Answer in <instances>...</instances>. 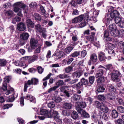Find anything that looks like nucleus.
Instances as JSON below:
<instances>
[{"mask_svg": "<svg viewBox=\"0 0 124 124\" xmlns=\"http://www.w3.org/2000/svg\"><path fill=\"white\" fill-rule=\"evenodd\" d=\"M89 16L88 13H85L84 14L81 15L75 18L72 21L73 23H76L78 22H80L82 21L84 18L86 20H88Z\"/></svg>", "mask_w": 124, "mask_h": 124, "instance_id": "1", "label": "nucleus"}, {"mask_svg": "<svg viewBox=\"0 0 124 124\" xmlns=\"http://www.w3.org/2000/svg\"><path fill=\"white\" fill-rule=\"evenodd\" d=\"M114 72L111 74V78L113 81L117 82L119 81V77H121L122 75L119 71L118 70H113Z\"/></svg>", "mask_w": 124, "mask_h": 124, "instance_id": "2", "label": "nucleus"}, {"mask_svg": "<svg viewBox=\"0 0 124 124\" xmlns=\"http://www.w3.org/2000/svg\"><path fill=\"white\" fill-rule=\"evenodd\" d=\"M38 58V55H33L32 56H29L23 57L22 58V59L27 60L29 63H30L37 59Z\"/></svg>", "mask_w": 124, "mask_h": 124, "instance_id": "3", "label": "nucleus"}, {"mask_svg": "<svg viewBox=\"0 0 124 124\" xmlns=\"http://www.w3.org/2000/svg\"><path fill=\"white\" fill-rule=\"evenodd\" d=\"M98 61L97 56L96 54L95 53L92 54L90 57V60L88 62L89 65H91L92 62L95 63L96 62Z\"/></svg>", "mask_w": 124, "mask_h": 124, "instance_id": "4", "label": "nucleus"}, {"mask_svg": "<svg viewBox=\"0 0 124 124\" xmlns=\"http://www.w3.org/2000/svg\"><path fill=\"white\" fill-rule=\"evenodd\" d=\"M112 21L110 18L109 15L107 14L105 16V18L103 20V22H105V24L106 26L108 25Z\"/></svg>", "mask_w": 124, "mask_h": 124, "instance_id": "5", "label": "nucleus"}, {"mask_svg": "<svg viewBox=\"0 0 124 124\" xmlns=\"http://www.w3.org/2000/svg\"><path fill=\"white\" fill-rule=\"evenodd\" d=\"M38 80L35 78H32L31 80H29L28 81V84L29 85H37L38 82Z\"/></svg>", "mask_w": 124, "mask_h": 124, "instance_id": "6", "label": "nucleus"}, {"mask_svg": "<svg viewBox=\"0 0 124 124\" xmlns=\"http://www.w3.org/2000/svg\"><path fill=\"white\" fill-rule=\"evenodd\" d=\"M74 48L73 45H71L70 46H68L64 50L65 54H69L73 50Z\"/></svg>", "mask_w": 124, "mask_h": 124, "instance_id": "7", "label": "nucleus"}, {"mask_svg": "<svg viewBox=\"0 0 124 124\" xmlns=\"http://www.w3.org/2000/svg\"><path fill=\"white\" fill-rule=\"evenodd\" d=\"M48 117H54L57 115H59V114L56 111L53 110H51L49 112Z\"/></svg>", "mask_w": 124, "mask_h": 124, "instance_id": "8", "label": "nucleus"}, {"mask_svg": "<svg viewBox=\"0 0 124 124\" xmlns=\"http://www.w3.org/2000/svg\"><path fill=\"white\" fill-rule=\"evenodd\" d=\"M14 7H20L21 8H23V9L26 7L25 5L22 3V2H18L15 3L13 5Z\"/></svg>", "mask_w": 124, "mask_h": 124, "instance_id": "9", "label": "nucleus"}, {"mask_svg": "<svg viewBox=\"0 0 124 124\" xmlns=\"http://www.w3.org/2000/svg\"><path fill=\"white\" fill-rule=\"evenodd\" d=\"M38 41L34 39L31 38V39L30 43L32 48H34V47L37 46Z\"/></svg>", "mask_w": 124, "mask_h": 124, "instance_id": "10", "label": "nucleus"}, {"mask_svg": "<svg viewBox=\"0 0 124 124\" xmlns=\"http://www.w3.org/2000/svg\"><path fill=\"white\" fill-rule=\"evenodd\" d=\"M95 33L94 32H92L91 35L88 36H85L86 39L89 41L91 42H93L94 40V37Z\"/></svg>", "mask_w": 124, "mask_h": 124, "instance_id": "11", "label": "nucleus"}, {"mask_svg": "<svg viewBox=\"0 0 124 124\" xmlns=\"http://www.w3.org/2000/svg\"><path fill=\"white\" fill-rule=\"evenodd\" d=\"M29 36V35L28 33L25 32L20 35V38L22 40H26L28 39Z\"/></svg>", "mask_w": 124, "mask_h": 124, "instance_id": "12", "label": "nucleus"}, {"mask_svg": "<svg viewBox=\"0 0 124 124\" xmlns=\"http://www.w3.org/2000/svg\"><path fill=\"white\" fill-rule=\"evenodd\" d=\"M15 65L18 66H20L24 69L27 66V65L24 62L22 61H17L15 62Z\"/></svg>", "mask_w": 124, "mask_h": 124, "instance_id": "13", "label": "nucleus"}, {"mask_svg": "<svg viewBox=\"0 0 124 124\" xmlns=\"http://www.w3.org/2000/svg\"><path fill=\"white\" fill-rule=\"evenodd\" d=\"M99 58L100 61H102L106 59L105 54L102 52H100L98 53Z\"/></svg>", "mask_w": 124, "mask_h": 124, "instance_id": "14", "label": "nucleus"}, {"mask_svg": "<svg viewBox=\"0 0 124 124\" xmlns=\"http://www.w3.org/2000/svg\"><path fill=\"white\" fill-rule=\"evenodd\" d=\"M26 28L25 26L23 23H20L17 25V29L20 31H23Z\"/></svg>", "mask_w": 124, "mask_h": 124, "instance_id": "15", "label": "nucleus"}, {"mask_svg": "<svg viewBox=\"0 0 124 124\" xmlns=\"http://www.w3.org/2000/svg\"><path fill=\"white\" fill-rule=\"evenodd\" d=\"M82 74L83 73L82 72H76L72 73V76L74 78L77 79L79 78Z\"/></svg>", "mask_w": 124, "mask_h": 124, "instance_id": "16", "label": "nucleus"}, {"mask_svg": "<svg viewBox=\"0 0 124 124\" xmlns=\"http://www.w3.org/2000/svg\"><path fill=\"white\" fill-rule=\"evenodd\" d=\"M26 23L27 26L29 27L33 28L34 27V23L30 19L28 18L26 19Z\"/></svg>", "mask_w": 124, "mask_h": 124, "instance_id": "17", "label": "nucleus"}, {"mask_svg": "<svg viewBox=\"0 0 124 124\" xmlns=\"http://www.w3.org/2000/svg\"><path fill=\"white\" fill-rule=\"evenodd\" d=\"M105 102H103L102 103V105L100 109L103 112L105 113H107L108 111V109L107 107L106 104H104V103Z\"/></svg>", "mask_w": 124, "mask_h": 124, "instance_id": "18", "label": "nucleus"}, {"mask_svg": "<svg viewBox=\"0 0 124 124\" xmlns=\"http://www.w3.org/2000/svg\"><path fill=\"white\" fill-rule=\"evenodd\" d=\"M119 15V13L116 10L113 11L111 13L110 15V16L111 18H115L117 16H118Z\"/></svg>", "mask_w": 124, "mask_h": 124, "instance_id": "19", "label": "nucleus"}, {"mask_svg": "<svg viewBox=\"0 0 124 124\" xmlns=\"http://www.w3.org/2000/svg\"><path fill=\"white\" fill-rule=\"evenodd\" d=\"M75 87L77 89H80L82 91L83 89V85L80 82L74 85Z\"/></svg>", "mask_w": 124, "mask_h": 124, "instance_id": "20", "label": "nucleus"}, {"mask_svg": "<svg viewBox=\"0 0 124 124\" xmlns=\"http://www.w3.org/2000/svg\"><path fill=\"white\" fill-rule=\"evenodd\" d=\"M81 97V96L77 94H74L71 97L72 100L74 101H79Z\"/></svg>", "mask_w": 124, "mask_h": 124, "instance_id": "21", "label": "nucleus"}, {"mask_svg": "<svg viewBox=\"0 0 124 124\" xmlns=\"http://www.w3.org/2000/svg\"><path fill=\"white\" fill-rule=\"evenodd\" d=\"M35 28L36 31L38 33H40L45 29L42 28L40 25L38 24L35 26Z\"/></svg>", "mask_w": 124, "mask_h": 124, "instance_id": "22", "label": "nucleus"}, {"mask_svg": "<svg viewBox=\"0 0 124 124\" xmlns=\"http://www.w3.org/2000/svg\"><path fill=\"white\" fill-rule=\"evenodd\" d=\"M63 108L65 109H70L72 107V104L70 103L65 102L63 105Z\"/></svg>", "mask_w": 124, "mask_h": 124, "instance_id": "23", "label": "nucleus"}, {"mask_svg": "<svg viewBox=\"0 0 124 124\" xmlns=\"http://www.w3.org/2000/svg\"><path fill=\"white\" fill-rule=\"evenodd\" d=\"M49 112L46 109H42L40 110V114L41 115L46 116L47 117H48Z\"/></svg>", "mask_w": 124, "mask_h": 124, "instance_id": "24", "label": "nucleus"}, {"mask_svg": "<svg viewBox=\"0 0 124 124\" xmlns=\"http://www.w3.org/2000/svg\"><path fill=\"white\" fill-rule=\"evenodd\" d=\"M24 98L27 100H29L31 102H32L34 99V98L31 95L27 94L24 97Z\"/></svg>", "mask_w": 124, "mask_h": 124, "instance_id": "25", "label": "nucleus"}, {"mask_svg": "<svg viewBox=\"0 0 124 124\" xmlns=\"http://www.w3.org/2000/svg\"><path fill=\"white\" fill-rule=\"evenodd\" d=\"M104 72V70H103L100 69L99 70L97 71V73L96 74V78H98L101 77L103 74Z\"/></svg>", "mask_w": 124, "mask_h": 124, "instance_id": "26", "label": "nucleus"}, {"mask_svg": "<svg viewBox=\"0 0 124 124\" xmlns=\"http://www.w3.org/2000/svg\"><path fill=\"white\" fill-rule=\"evenodd\" d=\"M51 75L52 74L51 73H49L46 77L43 79V80L45 81L43 83V85L45 87H46L47 85V81L46 80L49 79Z\"/></svg>", "mask_w": 124, "mask_h": 124, "instance_id": "27", "label": "nucleus"}, {"mask_svg": "<svg viewBox=\"0 0 124 124\" xmlns=\"http://www.w3.org/2000/svg\"><path fill=\"white\" fill-rule=\"evenodd\" d=\"M107 96L110 100H113L115 98V94L113 93L110 92L107 94Z\"/></svg>", "mask_w": 124, "mask_h": 124, "instance_id": "28", "label": "nucleus"}, {"mask_svg": "<svg viewBox=\"0 0 124 124\" xmlns=\"http://www.w3.org/2000/svg\"><path fill=\"white\" fill-rule=\"evenodd\" d=\"M111 115L113 118H116L118 116V112L116 110H114L112 112Z\"/></svg>", "mask_w": 124, "mask_h": 124, "instance_id": "29", "label": "nucleus"}, {"mask_svg": "<svg viewBox=\"0 0 124 124\" xmlns=\"http://www.w3.org/2000/svg\"><path fill=\"white\" fill-rule=\"evenodd\" d=\"M105 66L106 67V68L103 67H102L106 70L108 69L111 71H113V70H114L113 69V67L112 64H108L106 65Z\"/></svg>", "mask_w": 124, "mask_h": 124, "instance_id": "30", "label": "nucleus"}, {"mask_svg": "<svg viewBox=\"0 0 124 124\" xmlns=\"http://www.w3.org/2000/svg\"><path fill=\"white\" fill-rule=\"evenodd\" d=\"M109 29L110 31L114 30H116V26L115 23L110 24L109 26Z\"/></svg>", "mask_w": 124, "mask_h": 124, "instance_id": "31", "label": "nucleus"}, {"mask_svg": "<svg viewBox=\"0 0 124 124\" xmlns=\"http://www.w3.org/2000/svg\"><path fill=\"white\" fill-rule=\"evenodd\" d=\"M99 10L95 11L93 12V15L92 16L93 20L94 21L96 20V18L99 14Z\"/></svg>", "mask_w": 124, "mask_h": 124, "instance_id": "32", "label": "nucleus"}, {"mask_svg": "<svg viewBox=\"0 0 124 124\" xmlns=\"http://www.w3.org/2000/svg\"><path fill=\"white\" fill-rule=\"evenodd\" d=\"M108 91L110 92H113L115 93L116 92V88L111 85H108Z\"/></svg>", "mask_w": 124, "mask_h": 124, "instance_id": "33", "label": "nucleus"}, {"mask_svg": "<svg viewBox=\"0 0 124 124\" xmlns=\"http://www.w3.org/2000/svg\"><path fill=\"white\" fill-rule=\"evenodd\" d=\"M80 82L82 84L84 85H88V82L87 79H86L84 78H82L80 80Z\"/></svg>", "mask_w": 124, "mask_h": 124, "instance_id": "34", "label": "nucleus"}, {"mask_svg": "<svg viewBox=\"0 0 124 124\" xmlns=\"http://www.w3.org/2000/svg\"><path fill=\"white\" fill-rule=\"evenodd\" d=\"M72 118L74 119H77L78 117V113L75 111H73L71 113Z\"/></svg>", "mask_w": 124, "mask_h": 124, "instance_id": "35", "label": "nucleus"}, {"mask_svg": "<svg viewBox=\"0 0 124 124\" xmlns=\"http://www.w3.org/2000/svg\"><path fill=\"white\" fill-rule=\"evenodd\" d=\"M106 48L107 50L112 48L113 47V45L112 44L108 42L105 45Z\"/></svg>", "mask_w": 124, "mask_h": 124, "instance_id": "36", "label": "nucleus"}, {"mask_svg": "<svg viewBox=\"0 0 124 124\" xmlns=\"http://www.w3.org/2000/svg\"><path fill=\"white\" fill-rule=\"evenodd\" d=\"M94 105L96 108H100L102 105L99 102L97 101H96L94 103Z\"/></svg>", "mask_w": 124, "mask_h": 124, "instance_id": "37", "label": "nucleus"}, {"mask_svg": "<svg viewBox=\"0 0 124 124\" xmlns=\"http://www.w3.org/2000/svg\"><path fill=\"white\" fill-rule=\"evenodd\" d=\"M80 54L79 51H75L72 53L70 56L72 57H77Z\"/></svg>", "mask_w": 124, "mask_h": 124, "instance_id": "38", "label": "nucleus"}, {"mask_svg": "<svg viewBox=\"0 0 124 124\" xmlns=\"http://www.w3.org/2000/svg\"><path fill=\"white\" fill-rule=\"evenodd\" d=\"M117 30H114L111 31L110 32V34L111 35L114 36H118V32L117 31Z\"/></svg>", "mask_w": 124, "mask_h": 124, "instance_id": "39", "label": "nucleus"}, {"mask_svg": "<svg viewBox=\"0 0 124 124\" xmlns=\"http://www.w3.org/2000/svg\"><path fill=\"white\" fill-rule=\"evenodd\" d=\"M33 16L36 20L40 21L41 20L40 16L38 13H34L33 15Z\"/></svg>", "mask_w": 124, "mask_h": 124, "instance_id": "40", "label": "nucleus"}, {"mask_svg": "<svg viewBox=\"0 0 124 124\" xmlns=\"http://www.w3.org/2000/svg\"><path fill=\"white\" fill-rule=\"evenodd\" d=\"M7 63V61L4 59H0V66L4 67L5 66Z\"/></svg>", "mask_w": 124, "mask_h": 124, "instance_id": "41", "label": "nucleus"}, {"mask_svg": "<svg viewBox=\"0 0 124 124\" xmlns=\"http://www.w3.org/2000/svg\"><path fill=\"white\" fill-rule=\"evenodd\" d=\"M79 108H85L86 106V104L85 102H79L78 104Z\"/></svg>", "mask_w": 124, "mask_h": 124, "instance_id": "42", "label": "nucleus"}, {"mask_svg": "<svg viewBox=\"0 0 124 124\" xmlns=\"http://www.w3.org/2000/svg\"><path fill=\"white\" fill-rule=\"evenodd\" d=\"M117 110L118 112L120 113H124V107H123L120 106L118 107Z\"/></svg>", "mask_w": 124, "mask_h": 124, "instance_id": "43", "label": "nucleus"}, {"mask_svg": "<svg viewBox=\"0 0 124 124\" xmlns=\"http://www.w3.org/2000/svg\"><path fill=\"white\" fill-rule=\"evenodd\" d=\"M40 9L42 13V15H44L46 18L48 17V15L45 14L46 11L45 10L44 7L42 6H40Z\"/></svg>", "mask_w": 124, "mask_h": 124, "instance_id": "44", "label": "nucleus"}, {"mask_svg": "<svg viewBox=\"0 0 124 124\" xmlns=\"http://www.w3.org/2000/svg\"><path fill=\"white\" fill-rule=\"evenodd\" d=\"M21 19L20 18L16 17L12 19V22L13 23L15 24L17 22H19L21 21Z\"/></svg>", "mask_w": 124, "mask_h": 124, "instance_id": "45", "label": "nucleus"}, {"mask_svg": "<svg viewBox=\"0 0 124 124\" xmlns=\"http://www.w3.org/2000/svg\"><path fill=\"white\" fill-rule=\"evenodd\" d=\"M100 118H102L103 119L105 120H107L108 119V117L107 115L105 113H102L100 115Z\"/></svg>", "mask_w": 124, "mask_h": 124, "instance_id": "46", "label": "nucleus"}, {"mask_svg": "<svg viewBox=\"0 0 124 124\" xmlns=\"http://www.w3.org/2000/svg\"><path fill=\"white\" fill-rule=\"evenodd\" d=\"M53 99L57 103L60 102L62 100V99L61 97H54L53 98Z\"/></svg>", "mask_w": 124, "mask_h": 124, "instance_id": "47", "label": "nucleus"}, {"mask_svg": "<svg viewBox=\"0 0 124 124\" xmlns=\"http://www.w3.org/2000/svg\"><path fill=\"white\" fill-rule=\"evenodd\" d=\"M11 76H6L4 79V80L3 82H7L9 83V81L11 80Z\"/></svg>", "mask_w": 124, "mask_h": 124, "instance_id": "48", "label": "nucleus"}, {"mask_svg": "<svg viewBox=\"0 0 124 124\" xmlns=\"http://www.w3.org/2000/svg\"><path fill=\"white\" fill-rule=\"evenodd\" d=\"M5 15L11 17L13 14V11L11 10H9L6 11L5 12Z\"/></svg>", "mask_w": 124, "mask_h": 124, "instance_id": "49", "label": "nucleus"}, {"mask_svg": "<svg viewBox=\"0 0 124 124\" xmlns=\"http://www.w3.org/2000/svg\"><path fill=\"white\" fill-rule=\"evenodd\" d=\"M95 78L94 76H91L89 77V82L91 85H92L94 81Z\"/></svg>", "mask_w": 124, "mask_h": 124, "instance_id": "50", "label": "nucleus"}, {"mask_svg": "<svg viewBox=\"0 0 124 124\" xmlns=\"http://www.w3.org/2000/svg\"><path fill=\"white\" fill-rule=\"evenodd\" d=\"M118 32V36L122 37L124 36V30L123 29L117 31Z\"/></svg>", "mask_w": 124, "mask_h": 124, "instance_id": "51", "label": "nucleus"}, {"mask_svg": "<svg viewBox=\"0 0 124 124\" xmlns=\"http://www.w3.org/2000/svg\"><path fill=\"white\" fill-rule=\"evenodd\" d=\"M105 90V88L103 86H100L97 90V92L98 93L103 92Z\"/></svg>", "mask_w": 124, "mask_h": 124, "instance_id": "52", "label": "nucleus"}, {"mask_svg": "<svg viewBox=\"0 0 124 124\" xmlns=\"http://www.w3.org/2000/svg\"><path fill=\"white\" fill-rule=\"evenodd\" d=\"M64 83V82L63 80H58L57 82L56 83V86H58V87L59 86L62 85Z\"/></svg>", "mask_w": 124, "mask_h": 124, "instance_id": "53", "label": "nucleus"}, {"mask_svg": "<svg viewBox=\"0 0 124 124\" xmlns=\"http://www.w3.org/2000/svg\"><path fill=\"white\" fill-rule=\"evenodd\" d=\"M58 87V86H54L53 87L51 88L48 90L47 92L48 93H51V92L55 91Z\"/></svg>", "mask_w": 124, "mask_h": 124, "instance_id": "54", "label": "nucleus"}, {"mask_svg": "<svg viewBox=\"0 0 124 124\" xmlns=\"http://www.w3.org/2000/svg\"><path fill=\"white\" fill-rule=\"evenodd\" d=\"M87 54V52L86 50H83L81 52V56L83 58L85 57Z\"/></svg>", "mask_w": 124, "mask_h": 124, "instance_id": "55", "label": "nucleus"}, {"mask_svg": "<svg viewBox=\"0 0 124 124\" xmlns=\"http://www.w3.org/2000/svg\"><path fill=\"white\" fill-rule=\"evenodd\" d=\"M55 105V103L53 102H51L48 104V106L50 108H54Z\"/></svg>", "mask_w": 124, "mask_h": 124, "instance_id": "56", "label": "nucleus"}, {"mask_svg": "<svg viewBox=\"0 0 124 124\" xmlns=\"http://www.w3.org/2000/svg\"><path fill=\"white\" fill-rule=\"evenodd\" d=\"M108 53L112 56H114L115 54L114 51L112 48L109 49L108 51Z\"/></svg>", "mask_w": 124, "mask_h": 124, "instance_id": "57", "label": "nucleus"}, {"mask_svg": "<svg viewBox=\"0 0 124 124\" xmlns=\"http://www.w3.org/2000/svg\"><path fill=\"white\" fill-rule=\"evenodd\" d=\"M79 11L77 9H73V11L72 13L73 15H79Z\"/></svg>", "mask_w": 124, "mask_h": 124, "instance_id": "58", "label": "nucleus"}, {"mask_svg": "<svg viewBox=\"0 0 124 124\" xmlns=\"http://www.w3.org/2000/svg\"><path fill=\"white\" fill-rule=\"evenodd\" d=\"M12 104H5L3 106V109H8L9 108L11 107V106H12Z\"/></svg>", "mask_w": 124, "mask_h": 124, "instance_id": "59", "label": "nucleus"}, {"mask_svg": "<svg viewBox=\"0 0 124 124\" xmlns=\"http://www.w3.org/2000/svg\"><path fill=\"white\" fill-rule=\"evenodd\" d=\"M37 69L38 73L40 74H42L44 70V69L40 66L38 67Z\"/></svg>", "mask_w": 124, "mask_h": 124, "instance_id": "60", "label": "nucleus"}, {"mask_svg": "<svg viewBox=\"0 0 124 124\" xmlns=\"http://www.w3.org/2000/svg\"><path fill=\"white\" fill-rule=\"evenodd\" d=\"M58 76L61 79H63L68 77V76L67 75L64 74H62L59 75Z\"/></svg>", "mask_w": 124, "mask_h": 124, "instance_id": "61", "label": "nucleus"}, {"mask_svg": "<svg viewBox=\"0 0 124 124\" xmlns=\"http://www.w3.org/2000/svg\"><path fill=\"white\" fill-rule=\"evenodd\" d=\"M121 21V18L120 17L117 16L115 18V23L116 24L118 23Z\"/></svg>", "mask_w": 124, "mask_h": 124, "instance_id": "62", "label": "nucleus"}, {"mask_svg": "<svg viewBox=\"0 0 124 124\" xmlns=\"http://www.w3.org/2000/svg\"><path fill=\"white\" fill-rule=\"evenodd\" d=\"M29 6L31 8H35L37 6V4L35 2H32L30 4Z\"/></svg>", "mask_w": 124, "mask_h": 124, "instance_id": "63", "label": "nucleus"}, {"mask_svg": "<svg viewBox=\"0 0 124 124\" xmlns=\"http://www.w3.org/2000/svg\"><path fill=\"white\" fill-rule=\"evenodd\" d=\"M76 109L77 110L78 113L81 115H83V113H85V111L79 108H77Z\"/></svg>", "mask_w": 124, "mask_h": 124, "instance_id": "64", "label": "nucleus"}]
</instances>
